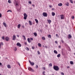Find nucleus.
Returning <instances> with one entry per match:
<instances>
[{
	"instance_id": "f257e3e1",
	"label": "nucleus",
	"mask_w": 75,
	"mask_h": 75,
	"mask_svg": "<svg viewBox=\"0 0 75 75\" xmlns=\"http://www.w3.org/2000/svg\"><path fill=\"white\" fill-rule=\"evenodd\" d=\"M53 69L55 71H58L59 69L58 67L57 66H53Z\"/></svg>"
},
{
	"instance_id": "f03ea898",
	"label": "nucleus",
	"mask_w": 75,
	"mask_h": 75,
	"mask_svg": "<svg viewBox=\"0 0 75 75\" xmlns=\"http://www.w3.org/2000/svg\"><path fill=\"white\" fill-rule=\"evenodd\" d=\"M23 15L24 16L23 18L24 19V20H26V19H27V15L25 13H24Z\"/></svg>"
},
{
	"instance_id": "7ed1b4c3",
	"label": "nucleus",
	"mask_w": 75,
	"mask_h": 75,
	"mask_svg": "<svg viewBox=\"0 0 75 75\" xmlns=\"http://www.w3.org/2000/svg\"><path fill=\"white\" fill-rule=\"evenodd\" d=\"M42 15L44 17H47L48 16L47 13L45 12H43L42 13Z\"/></svg>"
},
{
	"instance_id": "20e7f679",
	"label": "nucleus",
	"mask_w": 75,
	"mask_h": 75,
	"mask_svg": "<svg viewBox=\"0 0 75 75\" xmlns=\"http://www.w3.org/2000/svg\"><path fill=\"white\" fill-rule=\"evenodd\" d=\"M28 69L29 71H31V72H34V70H33V69L31 67H29L28 68Z\"/></svg>"
},
{
	"instance_id": "39448f33",
	"label": "nucleus",
	"mask_w": 75,
	"mask_h": 75,
	"mask_svg": "<svg viewBox=\"0 0 75 75\" xmlns=\"http://www.w3.org/2000/svg\"><path fill=\"white\" fill-rule=\"evenodd\" d=\"M29 62L30 63V65H31L32 66H33V65H34V62L32 63L30 60H29Z\"/></svg>"
},
{
	"instance_id": "423d86ee",
	"label": "nucleus",
	"mask_w": 75,
	"mask_h": 75,
	"mask_svg": "<svg viewBox=\"0 0 75 75\" xmlns=\"http://www.w3.org/2000/svg\"><path fill=\"white\" fill-rule=\"evenodd\" d=\"M60 18L62 19H63L64 18V16L63 15H60Z\"/></svg>"
},
{
	"instance_id": "0eeeda50",
	"label": "nucleus",
	"mask_w": 75,
	"mask_h": 75,
	"mask_svg": "<svg viewBox=\"0 0 75 75\" xmlns=\"http://www.w3.org/2000/svg\"><path fill=\"white\" fill-rule=\"evenodd\" d=\"M17 46H19L20 47H21V44L20 43H17Z\"/></svg>"
},
{
	"instance_id": "6e6552de",
	"label": "nucleus",
	"mask_w": 75,
	"mask_h": 75,
	"mask_svg": "<svg viewBox=\"0 0 75 75\" xmlns=\"http://www.w3.org/2000/svg\"><path fill=\"white\" fill-rule=\"evenodd\" d=\"M13 40H16V35H13Z\"/></svg>"
},
{
	"instance_id": "1a4fd4ad",
	"label": "nucleus",
	"mask_w": 75,
	"mask_h": 75,
	"mask_svg": "<svg viewBox=\"0 0 75 75\" xmlns=\"http://www.w3.org/2000/svg\"><path fill=\"white\" fill-rule=\"evenodd\" d=\"M5 40L6 41H8L9 40V38L7 37H6L5 38Z\"/></svg>"
},
{
	"instance_id": "9d476101",
	"label": "nucleus",
	"mask_w": 75,
	"mask_h": 75,
	"mask_svg": "<svg viewBox=\"0 0 75 75\" xmlns=\"http://www.w3.org/2000/svg\"><path fill=\"white\" fill-rule=\"evenodd\" d=\"M3 24L5 27H7V25H6V23L4 22L3 23Z\"/></svg>"
},
{
	"instance_id": "9b49d317",
	"label": "nucleus",
	"mask_w": 75,
	"mask_h": 75,
	"mask_svg": "<svg viewBox=\"0 0 75 75\" xmlns=\"http://www.w3.org/2000/svg\"><path fill=\"white\" fill-rule=\"evenodd\" d=\"M52 16H54L55 15V13L54 12H52Z\"/></svg>"
},
{
	"instance_id": "f8f14e48",
	"label": "nucleus",
	"mask_w": 75,
	"mask_h": 75,
	"mask_svg": "<svg viewBox=\"0 0 75 75\" xmlns=\"http://www.w3.org/2000/svg\"><path fill=\"white\" fill-rule=\"evenodd\" d=\"M68 38H72V36H71V35L69 34L68 35Z\"/></svg>"
},
{
	"instance_id": "ddd939ff",
	"label": "nucleus",
	"mask_w": 75,
	"mask_h": 75,
	"mask_svg": "<svg viewBox=\"0 0 75 75\" xmlns=\"http://www.w3.org/2000/svg\"><path fill=\"white\" fill-rule=\"evenodd\" d=\"M54 54H58V52L56 51V50H54Z\"/></svg>"
},
{
	"instance_id": "4468645a",
	"label": "nucleus",
	"mask_w": 75,
	"mask_h": 75,
	"mask_svg": "<svg viewBox=\"0 0 75 75\" xmlns=\"http://www.w3.org/2000/svg\"><path fill=\"white\" fill-rule=\"evenodd\" d=\"M35 21H36V23H37V24H38V21L37 19H35Z\"/></svg>"
},
{
	"instance_id": "2eb2a0df",
	"label": "nucleus",
	"mask_w": 75,
	"mask_h": 75,
	"mask_svg": "<svg viewBox=\"0 0 75 75\" xmlns=\"http://www.w3.org/2000/svg\"><path fill=\"white\" fill-rule=\"evenodd\" d=\"M29 25H32V22L30 21H29Z\"/></svg>"
},
{
	"instance_id": "dca6fc26",
	"label": "nucleus",
	"mask_w": 75,
	"mask_h": 75,
	"mask_svg": "<svg viewBox=\"0 0 75 75\" xmlns=\"http://www.w3.org/2000/svg\"><path fill=\"white\" fill-rule=\"evenodd\" d=\"M59 6H62V4L61 3H60L58 4Z\"/></svg>"
},
{
	"instance_id": "f3484780",
	"label": "nucleus",
	"mask_w": 75,
	"mask_h": 75,
	"mask_svg": "<svg viewBox=\"0 0 75 75\" xmlns=\"http://www.w3.org/2000/svg\"><path fill=\"white\" fill-rule=\"evenodd\" d=\"M47 21H48V22L49 24H50L51 23V21L50 20H47Z\"/></svg>"
},
{
	"instance_id": "a211bd4d",
	"label": "nucleus",
	"mask_w": 75,
	"mask_h": 75,
	"mask_svg": "<svg viewBox=\"0 0 75 75\" xmlns=\"http://www.w3.org/2000/svg\"><path fill=\"white\" fill-rule=\"evenodd\" d=\"M30 38H28V42H29V43H30V42H31V41H30Z\"/></svg>"
},
{
	"instance_id": "6ab92c4d",
	"label": "nucleus",
	"mask_w": 75,
	"mask_h": 75,
	"mask_svg": "<svg viewBox=\"0 0 75 75\" xmlns=\"http://www.w3.org/2000/svg\"><path fill=\"white\" fill-rule=\"evenodd\" d=\"M70 64H71V65H73V64H74V62H73L72 61H71L70 62Z\"/></svg>"
},
{
	"instance_id": "aec40b11",
	"label": "nucleus",
	"mask_w": 75,
	"mask_h": 75,
	"mask_svg": "<svg viewBox=\"0 0 75 75\" xmlns=\"http://www.w3.org/2000/svg\"><path fill=\"white\" fill-rule=\"evenodd\" d=\"M7 68L9 69L11 68V66H10V65H7Z\"/></svg>"
},
{
	"instance_id": "412c9836",
	"label": "nucleus",
	"mask_w": 75,
	"mask_h": 75,
	"mask_svg": "<svg viewBox=\"0 0 75 75\" xmlns=\"http://www.w3.org/2000/svg\"><path fill=\"white\" fill-rule=\"evenodd\" d=\"M34 34L35 37H37V34L36 33H34Z\"/></svg>"
},
{
	"instance_id": "4be33fe9",
	"label": "nucleus",
	"mask_w": 75,
	"mask_h": 75,
	"mask_svg": "<svg viewBox=\"0 0 75 75\" xmlns=\"http://www.w3.org/2000/svg\"><path fill=\"white\" fill-rule=\"evenodd\" d=\"M21 26V25L19 24L18 25V28H20Z\"/></svg>"
},
{
	"instance_id": "5701e85b",
	"label": "nucleus",
	"mask_w": 75,
	"mask_h": 75,
	"mask_svg": "<svg viewBox=\"0 0 75 75\" xmlns=\"http://www.w3.org/2000/svg\"><path fill=\"white\" fill-rule=\"evenodd\" d=\"M60 57H61V54H59L58 55H57V57H58V58H59Z\"/></svg>"
},
{
	"instance_id": "b1692460",
	"label": "nucleus",
	"mask_w": 75,
	"mask_h": 75,
	"mask_svg": "<svg viewBox=\"0 0 75 75\" xmlns=\"http://www.w3.org/2000/svg\"><path fill=\"white\" fill-rule=\"evenodd\" d=\"M38 46L39 47H41V44L40 43H38Z\"/></svg>"
},
{
	"instance_id": "393cba45",
	"label": "nucleus",
	"mask_w": 75,
	"mask_h": 75,
	"mask_svg": "<svg viewBox=\"0 0 75 75\" xmlns=\"http://www.w3.org/2000/svg\"><path fill=\"white\" fill-rule=\"evenodd\" d=\"M0 45H3V42H1L0 43Z\"/></svg>"
},
{
	"instance_id": "a878e982",
	"label": "nucleus",
	"mask_w": 75,
	"mask_h": 75,
	"mask_svg": "<svg viewBox=\"0 0 75 75\" xmlns=\"http://www.w3.org/2000/svg\"><path fill=\"white\" fill-rule=\"evenodd\" d=\"M16 6H18V3H17V2H16Z\"/></svg>"
},
{
	"instance_id": "bb28decb",
	"label": "nucleus",
	"mask_w": 75,
	"mask_h": 75,
	"mask_svg": "<svg viewBox=\"0 0 75 75\" xmlns=\"http://www.w3.org/2000/svg\"><path fill=\"white\" fill-rule=\"evenodd\" d=\"M42 40H45V38L44 37H42Z\"/></svg>"
},
{
	"instance_id": "cd10ccee",
	"label": "nucleus",
	"mask_w": 75,
	"mask_h": 75,
	"mask_svg": "<svg viewBox=\"0 0 75 75\" xmlns=\"http://www.w3.org/2000/svg\"><path fill=\"white\" fill-rule=\"evenodd\" d=\"M48 37L49 38H51V35H49L48 36Z\"/></svg>"
},
{
	"instance_id": "c85d7f7f",
	"label": "nucleus",
	"mask_w": 75,
	"mask_h": 75,
	"mask_svg": "<svg viewBox=\"0 0 75 75\" xmlns=\"http://www.w3.org/2000/svg\"><path fill=\"white\" fill-rule=\"evenodd\" d=\"M14 51H17V47H15L14 48Z\"/></svg>"
},
{
	"instance_id": "c756f323",
	"label": "nucleus",
	"mask_w": 75,
	"mask_h": 75,
	"mask_svg": "<svg viewBox=\"0 0 75 75\" xmlns=\"http://www.w3.org/2000/svg\"><path fill=\"white\" fill-rule=\"evenodd\" d=\"M70 1L71 3H73V1H72V0H70Z\"/></svg>"
},
{
	"instance_id": "7c9ffc66",
	"label": "nucleus",
	"mask_w": 75,
	"mask_h": 75,
	"mask_svg": "<svg viewBox=\"0 0 75 75\" xmlns=\"http://www.w3.org/2000/svg\"><path fill=\"white\" fill-rule=\"evenodd\" d=\"M2 39H3V40H5V38H4V36H3L2 37Z\"/></svg>"
},
{
	"instance_id": "2f4dec72",
	"label": "nucleus",
	"mask_w": 75,
	"mask_h": 75,
	"mask_svg": "<svg viewBox=\"0 0 75 75\" xmlns=\"http://www.w3.org/2000/svg\"><path fill=\"white\" fill-rule=\"evenodd\" d=\"M49 67H50H50H52V64L51 63L50 64H49Z\"/></svg>"
},
{
	"instance_id": "473e14b6",
	"label": "nucleus",
	"mask_w": 75,
	"mask_h": 75,
	"mask_svg": "<svg viewBox=\"0 0 75 75\" xmlns=\"http://www.w3.org/2000/svg\"><path fill=\"white\" fill-rule=\"evenodd\" d=\"M71 18H72V19H73V20H74V16H73Z\"/></svg>"
},
{
	"instance_id": "72a5a7b5",
	"label": "nucleus",
	"mask_w": 75,
	"mask_h": 75,
	"mask_svg": "<svg viewBox=\"0 0 75 75\" xmlns=\"http://www.w3.org/2000/svg\"><path fill=\"white\" fill-rule=\"evenodd\" d=\"M38 54H39V55L40 54V51H38Z\"/></svg>"
},
{
	"instance_id": "f704fd0d",
	"label": "nucleus",
	"mask_w": 75,
	"mask_h": 75,
	"mask_svg": "<svg viewBox=\"0 0 75 75\" xmlns=\"http://www.w3.org/2000/svg\"><path fill=\"white\" fill-rule=\"evenodd\" d=\"M45 71H44L42 73V74H45Z\"/></svg>"
},
{
	"instance_id": "c9c22d12",
	"label": "nucleus",
	"mask_w": 75,
	"mask_h": 75,
	"mask_svg": "<svg viewBox=\"0 0 75 75\" xmlns=\"http://www.w3.org/2000/svg\"><path fill=\"white\" fill-rule=\"evenodd\" d=\"M11 12V10H8V11H7V12Z\"/></svg>"
},
{
	"instance_id": "e433bc0d",
	"label": "nucleus",
	"mask_w": 75,
	"mask_h": 75,
	"mask_svg": "<svg viewBox=\"0 0 75 75\" xmlns=\"http://www.w3.org/2000/svg\"><path fill=\"white\" fill-rule=\"evenodd\" d=\"M61 75H64V73L62 72V73H61Z\"/></svg>"
},
{
	"instance_id": "4c0bfd02",
	"label": "nucleus",
	"mask_w": 75,
	"mask_h": 75,
	"mask_svg": "<svg viewBox=\"0 0 75 75\" xmlns=\"http://www.w3.org/2000/svg\"><path fill=\"white\" fill-rule=\"evenodd\" d=\"M8 3H11V1H10V0H9L8 1Z\"/></svg>"
},
{
	"instance_id": "58836bf2",
	"label": "nucleus",
	"mask_w": 75,
	"mask_h": 75,
	"mask_svg": "<svg viewBox=\"0 0 75 75\" xmlns=\"http://www.w3.org/2000/svg\"><path fill=\"white\" fill-rule=\"evenodd\" d=\"M34 47H32V49H33V50H34Z\"/></svg>"
},
{
	"instance_id": "ea45409f",
	"label": "nucleus",
	"mask_w": 75,
	"mask_h": 75,
	"mask_svg": "<svg viewBox=\"0 0 75 75\" xmlns=\"http://www.w3.org/2000/svg\"><path fill=\"white\" fill-rule=\"evenodd\" d=\"M66 6H69V3H68L67 4H66Z\"/></svg>"
},
{
	"instance_id": "a19ab883",
	"label": "nucleus",
	"mask_w": 75,
	"mask_h": 75,
	"mask_svg": "<svg viewBox=\"0 0 75 75\" xmlns=\"http://www.w3.org/2000/svg\"><path fill=\"white\" fill-rule=\"evenodd\" d=\"M62 42V43H64V41H63V40H61Z\"/></svg>"
},
{
	"instance_id": "79ce46f5",
	"label": "nucleus",
	"mask_w": 75,
	"mask_h": 75,
	"mask_svg": "<svg viewBox=\"0 0 75 75\" xmlns=\"http://www.w3.org/2000/svg\"><path fill=\"white\" fill-rule=\"evenodd\" d=\"M36 68H38V65H36Z\"/></svg>"
},
{
	"instance_id": "37998d69",
	"label": "nucleus",
	"mask_w": 75,
	"mask_h": 75,
	"mask_svg": "<svg viewBox=\"0 0 75 75\" xmlns=\"http://www.w3.org/2000/svg\"><path fill=\"white\" fill-rule=\"evenodd\" d=\"M2 15H1V13H0V17H1Z\"/></svg>"
},
{
	"instance_id": "c03bdc74",
	"label": "nucleus",
	"mask_w": 75,
	"mask_h": 75,
	"mask_svg": "<svg viewBox=\"0 0 75 75\" xmlns=\"http://www.w3.org/2000/svg\"><path fill=\"white\" fill-rule=\"evenodd\" d=\"M49 7L50 8H51L52 7V5H49Z\"/></svg>"
},
{
	"instance_id": "a18cd8bd",
	"label": "nucleus",
	"mask_w": 75,
	"mask_h": 75,
	"mask_svg": "<svg viewBox=\"0 0 75 75\" xmlns=\"http://www.w3.org/2000/svg\"><path fill=\"white\" fill-rule=\"evenodd\" d=\"M55 43L56 44H58V42H57V41H55Z\"/></svg>"
},
{
	"instance_id": "49530a36",
	"label": "nucleus",
	"mask_w": 75,
	"mask_h": 75,
	"mask_svg": "<svg viewBox=\"0 0 75 75\" xmlns=\"http://www.w3.org/2000/svg\"><path fill=\"white\" fill-rule=\"evenodd\" d=\"M26 48H27V50H28V51L29 50V48H28L27 47Z\"/></svg>"
},
{
	"instance_id": "de8ad7c7",
	"label": "nucleus",
	"mask_w": 75,
	"mask_h": 75,
	"mask_svg": "<svg viewBox=\"0 0 75 75\" xmlns=\"http://www.w3.org/2000/svg\"><path fill=\"white\" fill-rule=\"evenodd\" d=\"M29 4H31V1H29Z\"/></svg>"
},
{
	"instance_id": "09e8293b",
	"label": "nucleus",
	"mask_w": 75,
	"mask_h": 75,
	"mask_svg": "<svg viewBox=\"0 0 75 75\" xmlns=\"http://www.w3.org/2000/svg\"><path fill=\"white\" fill-rule=\"evenodd\" d=\"M30 39L31 40H33V38H30Z\"/></svg>"
},
{
	"instance_id": "8fccbe9b",
	"label": "nucleus",
	"mask_w": 75,
	"mask_h": 75,
	"mask_svg": "<svg viewBox=\"0 0 75 75\" xmlns=\"http://www.w3.org/2000/svg\"><path fill=\"white\" fill-rule=\"evenodd\" d=\"M29 9L30 10H32V8H30Z\"/></svg>"
},
{
	"instance_id": "3c124183",
	"label": "nucleus",
	"mask_w": 75,
	"mask_h": 75,
	"mask_svg": "<svg viewBox=\"0 0 75 75\" xmlns=\"http://www.w3.org/2000/svg\"><path fill=\"white\" fill-rule=\"evenodd\" d=\"M22 37H23V38H24L25 37V36L23 35H22Z\"/></svg>"
},
{
	"instance_id": "603ef678",
	"label": "nucleus",
	"mask_w": 75,
	"mask_h": 75,
	"mask_svg": "<svg viewBox=\"0 0 75 75\" xmlns=\"http://www.w3.org/2000/svg\"><path fill=\"white\" fill-rule=\"evenodd\" d=\"M59 48H61V46L59 45Z\"/></svg>"
},
{
	"instance_id": "864d4df0",
	"label": "nucleus",
	"mask_w": 75,
	"mask_h": 75,
	"mask_svg": "<svg viewBox=\"0 0 75 75\" xmlns=\"http://www.w3.org/2000/svg\"><path fill=\"white\" fill-rule=\"evenodd\" d=\"M25 45H27V42H25Z\"/></svg>"
},
{
	"instance_id": "5fc2aeb1",
	"label": "nucleus",
	"mask_w": 75,
	"mask_h": 75,
	"mask_svg": "<svg viewBox=\"0 0 75 75\" xmlns=\"http://www.w3.org/2000/svg\"><path fill=\"white\" fill-rule=\"evenodd\" d=\"M56 37H57V36H58V34H56Z\"/></svg>"
},
{
	"instance_id": "6e6d98bb",
	"label": "nucleus",
	"mask_w": 75,
	"mask_h": 75,
	"mask_svg": "<svg viewBox=\"0 0 75 75\" xmlns=\"http://www.w3.org/2000/svg\"><path fill=\"white\" fill-rule=\"evenodd\" d=\"M40 32H41V33H42V30H40Z\"/></svg>"
},
{
	"instance_id": "4d7b16f0",
	"label": "nucleus",
	"mask_w": 75,
	"mask_h": 75,
	"mask_svg": "<svg viewBox=\"0 0 75 75\" xmlns=\"http://www.w3.org/2000/svg\"><path fill=\"white\" fill-rule=\"evenodd\" d=\"M45 48H47V46H45Z\"/></svg>"
},
{
	"instance_id": "13d9d810",
	"label": "nucleus",
	"mask_w": 75,
	"mask_h": 75,
	"mask_svg": "<svg viewBox=\"0 0 75 75\" xmlns=\"http://www.w3.org/2000/svg\"><path fill=\"white\" fill-rule=\"evenodd\" d=\"M2 65V64L1 63H0V65Z\"/></svg>"
},
{
	"instance_id": "bf43d9fd",
	"label": "nucleus",
	"mask_w": 75,
	"mask_h": 75,
	"mask_svg": "<svg viewBox=\"0 0 75 75\" xmlns=\"http://www.w3.org/2000/svg\"><path fill=\"white\" fill-rule=\"evenodd\" d=\"M43 69H44V70H45V67H43Z\"/></svg>"
},
{
	"instance_id": "052dcab7",
	"label": "nucleus",
	"mask_w": 75,
	"mask_h": 75,
	"mask_svg": "<svg viewBox=\"0 0 75 75\" xmlns=\"http://www.w3.org/2000/svg\"><path fill=\"white\" fill-rule=\"evenodd\" d=\"M35 6V5H33V4L32 5V6H33V7H34Z\"/></svg>"
},
{
	"instance_id": "680f3d73",
	"label": "nucleus",
	"mask_w": 75,
	"mask_h": 75,
	"mask_svg": "<svg viewBox=\"0 0 75 75\" xmlns=\"http://www.w3.org/2000/svg\"><path fill=\"white\" fill-rule=\"evenodd\" d=\"M22 28H24V26L23 25V26H22Z\"/></svg>"
},
{
	"instance_id": "e2e57ef3",
	"label": "nucleus",
	"mask_w": 75,
	"mask_h": 75,
	"mask_svg": "<svg viewBox=\"0 0 75 75\" xmlns=\"http://www.w3.org/2000/svg\"><path fill=\"white\" fill-rule=\"evenodd\" d=\"M18 64L20 66V64L19 63H18Z\"/></svg>"
},
{
	"instance_id": "0e129e2a",
	"label": "nucleus",
	"mask_w": 75,
	"mask_h": 75,
	"mask_svg": "<svg viewBox=\"0 0 75 75\" xmlns=\"http://www.w3.org/2000/svg\"><path fill=\"white\" fill-rule=\"evenodd\" d=\"M17 37H19V35H17Z\"/></svg>"
},
{
	"instance_id": "69168bd1",
	"label": "nucleus",
	"mask_w": 75,
	"mask_h": 75,
	"mask_svg": "<svg viewBox=\"0 0 75 75\" xmlns=\"http://www.w3.org/2000/svg\"><path fill=\"white\" fill-rule=\"evenodd\" d=\"M24 39L25 40V38H24Z\"/></svg>"
},
{
	"instance_id": "338daca9",
	"label": "nucleus",
	"mask_w": 75,
	"mask_h": 75,
	"mask_svg": "<svg viewBox=\"0 0 75 75\" xmlns=\"http://www.w3.org/2000/svg\"><path fill=\"white\" fill-rule=\"evenodd\" d=\"M54 8H52V10H54Z\"/></svg>"
},
{
	"instance_id": "774afa93",
	"label": "nucleus",
	"mask_w": 75,
	"mask_h": 75,
	"mask_svg": "<svg viewBox=\"0 0 75 75\" xmlns=\"http://www.w3.org/2000/svg\"><path fill=\"white\" fill-rule=\"evenodd\" d=\"M74 55H75V53H74Z\"/></svg>"
}]
</instances>
